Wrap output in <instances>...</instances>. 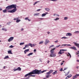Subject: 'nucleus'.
<instances>
[{"instance_id":"nucleus-1","label":"nucleus","mask_w":79,"mask_h":79,"mask_svg":"<svg viewBox=\"0 0 79 79\" xmlns=\"http://www.w3.org/2000/svg\"><path fill=\"white\" fill-rule=\"evenodd\" d=\"M16 4H12L10 5V8H14L12 10H10V13H13L17 11L16 8Z\"/></svg>"},{"instance_id":"nucleus-2","label":"nucleus","mask_w":79,"mask_h":79,"mask_svg":"<svg viewBox=\"0 0 79 79\" xmlns=\"http://www.w3.org/2000/svg\"><path fill=\"white\" fill-rule=\"evenodd\" d=\"M41 72V70H39L37 69H35L31 72L32 74H40Z\"/></svg>"},{"instance_id":"nucleus-3","label":"nucleus","mask_w":79,"mask_h":79,"mask_svg":"<svg viewBox=\"0 0 79 79\" xmlns=\"http://www.w3.org/2000/svg\"><path fill=\"white\" fill-rule=\"evenodd\" d=\"M29 46H30L31 47H32V45L31 43H29L28 44L26 45L25 46V47L23 48V50H25L26 48H27L29 47Z\"/></svg>"},{"instance_id":"nucleus-4","label":"nucleus","mask_w":79,"mask_h":79,"mask_svg":"<svg viewBox=\"0 0 79 79\" xmlns=\"http://www.w3.org/2000/svg\"><path fill=\"white\" fill-rule=\"evenodd\" d=\"M6 8V9L7 10V11L8 12V13H10V5L7 6Z\"/></svg>"},{"instance_id":"nucleus-5","label":"nucleus","mask_w":79,"mask_h":79,"mask_svg":"<svg viewBox=\"0 0 79 79\" xmlns=\"http://www.w3.org/2000/svg\"><path fill=\"white\" fill-rule=\"evenodd\" d=\"M63 51H66V50L61 49L60 50V52H58L59 55H61L62 54V52Z\"/></svg>"},{"instance_id":"nucleus-6","label":"nucleus","mask_w":79,"mask_h":79,"mask_svg":"<svg viewBox=\"0 0 79 79\" xmlns=\"http://www.w3.org/2000/svg\"><path fill=\"white\" fill-rule=\"evenodd\" d=\"M50 57H55L56 56V54L53 53H51L50 55Z\"/></svg>"},{"instance_id":"nucleus-7","label":"nucleus","mask_w":79,"mask_h":79,"mask_svg":"<svg viewBox=\"0 0 79 79\" xmlns=\"http://www.w3.org/2000/svg\"><path fill=\"white\" fill-rule=\"evenodd\" d=\"M70 49H72L73 50H77V49L75 46H73V47H71L69 48Z\"/></svg>"},{"instance_id":"nucleus-8","label":"nucleus","mask_w":79,"mask_h":79,"mask_svg":"<svg viewBox=\"0 0 79 79\" xmlns=\"http://www.w3.org/2000/svg\"><path fill=\"white\" fill-rule=\"evenodd\" d=\"M50 42V41L47 39H46L45 40V42L44 44L45 45H46V44H48Z\"/></svg>"},{"instance_id":"nucleus-9","label":"nucleus","mask_w":79,"mask_h":79,"mask_svg":"<svg viewBox=\"0 0 79 79\" xmlns=\"http://www.w3.org/2000/svg\"><path fill=\"white\" fill-rule=\"evenodd\" d=\"M48 14V12H45V13L41 15L42 17H44L45 16L47 15Z\"/></svg>"},{"instance_id":"nucleus-10","label":"nucleus","mask_w":79,"mask_h":79,"mask_svg":"<svg viewBox=\"0 0 79 79\" xmlns=\"http://www.w3.org/2000/svg\"><path fill=\"white\" fill-rule=\"evenodd\" d=\"M55 49H56V48H53L51 49V53H53V52H54V50H55Z\"/></svg>"},{"instance_id":"nucleus-11","label":"nucleus","mask_w":79,"mask_h":79,"mask_svg":"<svg viewBox=\"0 0 79 79\" xmlns=\"http://www.w3.org/2000/svg\"><path fill=\"white\" fill-rule=\"evenodd\" d=\"M66 36H69V37H70V36H72V34L70 33H68L66 34Z\"/></svg>"},{"instance_id":"nucleus-12","label":"nucleus","mask_w":79,"mask_h":79,"mask_svg":"<svg viewBox=\"0 0 79 79\" xmlns=\"http://www.w3.org/2000/svg\"><path fill=\"white\" fill-rule=\"evenodd\" d=\"M32 74V73H31V72L25 75V77H27V76H29V75H31Z\"/></svg>"},{"instance_id":"nucleus-13","label":"nucleus","mask_w":79,"mask_h":79,"mask_svg":"<svg viewBox=\"0 0 79 79\" xmlns=\"http://www.w3.org/2000/svg\"><path fill=\"white\" fill-rule=\"evenodd\" d=\"M53 16H54L55 17H59L60 15H57L56 14H53Z\"/></svg>"},{"instance_id":"nucleus-14","label":"nucleus","mask_w":79,"mask_h":79,"mask_svg":"<svg viewBox=\"0 0 79 79\" xmlns=\"http://www.w3.org/2000/svg\"><path fill=\"white\" fill-rule=\"evenodd\" d=\"M71 76H72V75H69V76H67V77L66 78H65V79H68L69 78V77H71Z\"/></svg>"},{"instance_id":"nucleus-15","label":"nucleus","mask_w":79,"mask_h":79,"mask_svg":"<svg viewBox=\"0 0 79 79\" xmlns=\"http://www.w3.org/2000/svg\"><path fill=\"white\" fill-rule=\"evenodd\" d=\"M29 49H27L25 50L24 51V53L25 54H26V52H29Z\"/></svg>"},{"instance_id":"nucleus-16","label":"nucleus","mask_w":79,"mask_h":79,"mask_svg":"<svg viewBox=\"0 0 79 79\" xmlns=\"http://www.w3.org/2000/svg\"><path fill=\"white\" fill-rule=\"evenodd\" d=\"M60 19V18L58 17H56V19H54V21H58V20H59Z\"/></svg>"},{"instance_id":"nucleus-17","label":"nucleus","mask_w":79,"mask_h":79,"mask_svg":"<svg viewBox=\"0 0 79 79\" xmlns=\"http://www.w3.org/2000/svg\"><path fill=\"white\" fill-rule=\"evenodd\" d=\"M57 74V71L56 70L54 72L52 73V74L53 75H55V74Z\"/></svg>"},{"instance_id":"nucleus-18","label":"nucleus","mask_w":79,"mask_h":79,"mask_svg":"<svg viewBox=\"0 0 79 79\" xmlns=\"http://www.w3.org/2000/svg\"><path fill=\"white\" fill-rule=\"evenodd\" d=\"M17 69V71H19L21 70V68H20V67H18Z\"/></svg>"},{"instance_id":"nucleus-19","label":"nucleus","mask_w":79,"mask_h":79,"mask_svg":"<svg viewBox=\"0 0 79 79\" xmlns=\"http://www.w3.org/2000/svg\"><path fill=\"white\" fill-rule=\"evenodd\" d=\"M71 46V45L70 44H62V46Z\"/></svg>"},{"instance_id":"nucleus-20","label":"nucleus","mask_w":79,"mask_h":79,"mask_svg":"<svg viewBox=\"0 0 79 79\" xmlns=\"http://www.w3.org/2000/svg\"><path fill=\"white\" fill-rule=\"evenodd\" d=\"M3 13H7V10L6 9H5L4 10H3Z\"/></svg>"},{"instance_id":"nucleus-21","label":"nucleus","mask_w":79,"mask_h":79,"mask_svg":"<svg viewBox=\"0 0 79 79\" xmlns=\"http://www.w3.org/2000/svg\"><path fill=\"white\" fill-rule=\"evenodd\" d=\"M45 10H46V11H49L50 10V9L48 8H45Z\"/></svg>"},{"instance_id":"nucleus-22","label":"nucleus","mask_w":79,"mask_h":79,"mask_svg":"<svg viewBox=\"0 0 79 79\" xmlns=\"http://www.w3.org/2000/svg\"><path fill=\"white\" fill-rule=\"evenodd\" d=\"M14 39V37H10V41H12Z\"/></svg>"},{"instance_id":"nucleus-23","label":"nucleus","mask_w":79,"mask_h":79,"mask_svg":"<svg viewBox=\"0 0 79 79\" xmlns=\"http://www.w3.org/2000/svg\"><path fill=\"white\" fill-rule=\"evenodd\" d=\"M68 54H67V55L68 56H70V58H71V54L69 52L68 53Z\"/></svg>"},{"instance_id":"nucleus-24","label":"nucleus","mask_w":79,"mask_h":79,"mask_svg":"<svg viewBox=\"0 0 79 79\" xmlns=\"http://www.w3.org/2000/svg\"><path fill=\"white\" fill-rule=\"evenodd\" d=\"M43 43H44V41H42L39 42V45H40L41 44H43Z\"/></svg>"},{"instance_id":"nucleus-25","label":"nucleus","mask_w":79,"mask_h":79,"mask_svg":"<svg viewBox=\"0 0 79 79\" xmlns=\"http://www.w3.org/2000/svg\"><path fill=\"white\" fill-rule=\"evenodd\" d=\"M46 71H47V70H44L43 71H41V70L40 74H41L42 73H44V72H45Z\"/></svg>"},{"instance_id":"nucleus-26","label":"nucleus","mask_w":79,"mask_h":79,"mask_svg":"<svg viewBox=\"0 0 79 79\" xmlns=\"http://www.w3.org/2000/svg\"><path fill=\"white\" fill-rule=\"evenodd\" d=\"M33 54V53L32 52H31L27 55V56H30V55H32Z\"/></svg>"},{"instance_id":"nucleus-27","label":"nucleus","mask_w":79,"mask_h":79,"mask_svg":"<svg viewBox=\"0 0 79 79\" xmlns=\"http://www.w3.org/2000/svg\"><path fill=\"white\" fill-rule=\"evenodd\" d=\"M40 14L39 13H37V14H34V16H39V15Z\"/></svg>"},{"instance_id":"nucleus-28","label":"nucleus","mask_w":79,"mask_h":79,"mask_svg":"<svg viewBox=\"0 0 79 79\" xmlns=\"http://www.w3.org/2000/svg\"><path fill=\"white\" fill-rule=\"evenodd\" d=\"M19 18H19V17H17V18H15L14 19V20H17V19H19Z\"/></svg>"},{"instance_id":"nucleus-29","label":"nucleus","mask_w":79,"mask_h":79,"mask_svg":"<svg viewBox=\"0 0 79 79\" xmlns=\"http://www.w3.org/2000/svg\"><path fill=\"white\" fill-rule=\"evenodd\" d=\"M79 31H75L74 32L75 34H78V33H79Z\"/></svg>"},{"instance_id":"nucleus-30","label":"nucleus","mask_w":79,"mask_h":79,"mask_svg":"<svg viewBox=\"0 0 79 79\" xmlns=\"http://www.w3.org/2000/svg\"><path fill=\"white\" fill-rule=\"evenodd\" d=\"M20 21H21V20L18 19H17L16 21V23H19V22H20Z\"/></svg>"},{"instance_id":"nucleus-31","label":"nucleus","mask_w":79,"mask_h":79,"mask_svg":"<svg viewBox=\"0 0 79 79\" xmlns=\"http://www.w3.org/2000/svg\"><path fill=\"white\" fill-rule=\"evenodd\" d=\"M68 19V17H65L64 18V20H67V19Z\"/></svg>"},{"instance_id":"nucleus-32","label":"nucleus","mask_w":79,"mask_h":79,"mask_svg":"<svg viewBox=\"0 0 79 79\" xmlns=\"http://www.w3.org/2000/svg\"><path fill=\"white\" fill-rule=\"evenodd\" d=\"M7 58H9V57L8 56H6L4 58V59H7Z\"/></svg>"},{"instance_id":"nucleus-33","label":"nucleus","mask_w":79,"mask_h":79,"mask_svg":"<svg viewBox=\"0 0 79 79\" xmlns=\"http://www.w3.org/2000/svg\"><path fill=\"white\" fill-rule=\"evenodd\" d=\"M39 1H37L36 2H35V3L33 4V5H35L36 4H37V3H39Z\"/></svg>"},{"instance_id":"nucleus-34","label":"nucleus","mask_w":79,"mask_h":79,"mask_svg":"<svg viewBox=\"0 0 79 79\" xmlns=\"http://www.w3.org/2000/svg\"><path fill=\"white\" fill-rule=\"evenodd\" d=\"M2 31H7V30H6L5 28H2Z\"/></svg>"},{"instance_id":"nucleus-35","label":"nucleus","mask_w":79,"mask_h":79,"mask_svg":"<svg viewBox=\"0 0 79 79\" xmlns=\"http://www.w3.org/2000/svg\"><path fill=\"white\" fill-rule=\"evenodd\" d=\"M24 42L20 43V45H24Z\"/></svg>"},{"instance_id":"nucleus-36","label":"nucleus","mask_w":79,"mask_h":79,"mask_svg":"<svg viewBox=\"0 0 79 79\" xmlns=\"http://www.w3.org/2000/svg\"><path fill=\"white\" fill-rule=\"evenodd\" d=\"M46 78H49V76H50V75H46Z\"/></svg>"},{"instance_id":"nucleus-37","label":"nucleus","mask_w":79,"mask_h":79,"mask_svg":"<svg viewBox=\"0 0 79 79\" xmlns=\"http://www.w3.org/2000/svg\"><path fill=\"white\" fill-rule=\"evenodd\" d=\"M76 78H77V77H76V75H75V76H74L73 77V79H76Z\"/></svg>"},{"instance_id":"nucleus-38","label":"nucleus","mask_w":79,"mask_h":79,"mask_svg":"<svg viewBox=\"0 0 79 79\" xmlns=\"http://www.w3.org/2000/svg\"><path fill=\"white\" fill-rule=\"evenodd\" d=\"M61 39H67V37H63L61 38Z\"/></svg>"},{"instance_id":"nucleus-39","label":"nucleus","mask_w":79,"mask_h":79,"mask_svg":"<svg viewBox=\"0 0 79 79\" xmlns=\"http://www.w3.org/2000/svg\"><path fill=\"white\" fill-rule=\"evenodd\" d=\"M53 70H50L49 72L51 74V73H52L53 72Z\"/></svg>"},{"instance_id":"nucleus-40","label":"nucleus","mask_w":79,"mask_h":79,"mask_svg":"<svg viewBox=\"0 0 79 79\" xmlns=\"http://www.w3.org/2000/svg\"><path fill=\"white\" fill-rule=\"evenodd\" d=\"M50 1H52V2H57L58 0H50Z\"/></svg>"},{"instance_id":"nucleus-41","label":"nucleus","mask_w":79,"mask_h":79,"mask_svg":"<svg viewBox=\"0 0 79 79\" xmlns=\"http://www.w3.org/2000/svg\"><path fill=\"white\" fill-rule=\"evenodd\" d=\"M29 17H27L25 19V20H28Z\"/></svg>"},{"instance_id":"nucleus-42","label":"nucleus","mask_w":79,"mask_h":79,"mask_svg":"<svg viewBox=\"0 0 79 79\" xmlns=\"http://www.w3.org/2000/svg\"><path fill=\"white\" fill-rule=\"evenodd\" d=\"M33 47H35V46H36V45H37V44H33L32 45Z\"/></svg>"},{"instance_id":"nucleus-43","label":"nucleus","mask_w":79,"mask_h":79,"mask_svg":"<svg viewBox=\"0 0 79 79\" xmlns=\"http://www.w3.org/2000/svg\"><path fill=\"white\" fill-rule=\"evenodd\" d=\"M52 47H54V45H52L51 46H50V47H49V48H52Z\"/></svg>"},{"instance_id":"nucleus-44","label":"nucleus","mask_w":79,"mask_h":79,"mask_svg":"<svg viewBox=\"0 0 79 79\" xmlns=\"http://www.w3.org/2000/svg\"><path fill=\"white\" fill-rule=\"evenodd\" d=\"M68 69V68L67 67L64 68V70H63V71H64V70H66V69Z\"/></svg>"},{"instance_id":"nucleus-45","label":"nucleus","mask_w":79,"mask_h":79,"mask_svg":"<svg viewBox=\"0 0 79 79\" xmlns=\"http://www.w3.org/2000/svg\"><path fill=\"white\" fill-rule=\"evenodd\" d=\"M59 71H63V68H62L60 69L59 70Z\"/></svg>"},{"instance_id":"nucleus-46","label":"nucleus","mask_w":79,"mask_h":79,"mask_svg":"<svg viewBox=\"0 0 79 79\" xmlns=\"http://www.w3.org/2000/svg\"><path fill=\"white\" fill-rule=\"evenodd\" d=\"M35 75H30V76H29V77H35Z\"/></svg>"},{"instance_id":"nucleus-47","label":"nucleus","mask_w":79,"mask_h":79,"mask_svg":"<svg viewBox=\"0 0 79 79\" xmlns=\"http://www.w3.org/2000/svg\"><path fill=\"white\" fill-rule=\"evenodd\" d=\"M75 76H76L77 77L79 76V74H76Z\"/></svg>"},{"instance_id":"nucleus-48","label":"nucleus","mask_w":79,"mask_h":79,"mask_svg":"<svg viewBox=\"0 0 79 79\" xmlns=\"http://www.w3.org/2000/svg\"><path fill=\"white\" fill-rule=\"evenodd\" d=\"M50 73H49V72H48L46 73V74L48 75H50Z\"/></svg>"},{"instance_id":"nucleus-49","label":"nucleus","mask_w":79,"mask_h":79,"mask_svg":"<svg viewBox=\"0 0 79 79\" xmlns=\"http://www.w3.org/2000/svg\"><path fill=\"white\" fill-rule=\"evenodd\" d=\"M13 70L14 71H17V69H13Z\"/></svg>"},{"instance_id":"nucleus-50","label":"nucleus","mask_w":79,"mask_h":79,"mask_svg":"<svg viewBox=\"0 0 79 79\" xmlns=\"http://www.w3.org/2000/svg\"><path fill=\"white\" fill-rule=\"evenodd\" d=\"M13 47H14V46L12 45L10 46V48H13Z\"/></svg>"},{"instance_id":"nucleus-51","label":"nucleus","mask_w":79,"mask_h":79,"mask_svg":"<svg viewBox=\"0 0 79 79\" xmlns=\"http://www.w3.org/2000/svg\"><path fill=\"white\" fill-rule=\"evenodd\" d=\"M63 62H64V61H63V62H62V63L61 64V65H63Z\"/></svg>"},{"instance_id":"nucleus-52","label":"nucleus","mask_w":79,"mask_h":79,"mask_svg":"<svg viewBox=\"0 0 79 79\" xmlns=\"http://www.w3.org/2000/svg\"><path fill=\"white\" fill-rule=\"evenodd\" d=\"M60 45H58V46H57L56 47V48H58V47H60Z\"/></svg>"},{"instance_id":"nucleus-53","label":"nucleus","mask_w":79,"mask_h":79,"mask_svg":"<svg viewBox=\"0 0 79 79\" xmlns=\"http://www.w3.org/2000/svg\"><path fill=\"white\" fill-rule=\"evenodd\" d=\"M40 11V9H39L37 10V11Z\"/></svg>"},{"instance_id":"nucleus-54","label":"nucleus","mask_w":79,"mask_h":79,"mask_svg":"<svg viewBox=\"0 0 79 79\" xmlns=\"http://www.w3.org/2000/svg\"><path fill=\"white\" fill-rule=\"evenodd\" d=\"M12 51L11 50H10V54H13V53L11 52Z\"/></svg>"},{"instance_id":"nucleus-55","label":"nucleus","mask_w":79,"mask_h":79,"mask_svg":"<svg viewBox=\"0 0 79 79\" xmlns=\"http://www.w3.org/2000/svg\"><path fill=\"white\" fill-rule=\"evenodd\" d=\"M47 34H50V32H49V31H48V32H47Z\"/></svg>"},{"instance_id":"nucleus-56","label":"nucleus","mask_w":79,"mask_h":79,"mask_svg":"<svg viewBox=\"0 0 79 79\" xmlns=\"http://www.w3.org/2000/svg\"><path fill=\"white\" fill-rule=\"evenodd\" d=\"M55 43H58V41L57 40H56V41H55Z\"/></svg>"},{"instance_id":"nucleus-57","label":"nucleus","mask_w":79,"mask_h":79,"mask_svg":"<svg viewBox=\"0 0 79 79\" xmlns=\"http://www.w3.org/2000/svg\"><path fill=\"white\" fill-rule=\"evenodd\" d=\"M2 8L0 7V11H2Z\"/></svg>"},{"instance_id":"nucleus-58","label":"nucleus","mask_w":79,"mask_h":79,"mask_svg":"<svg viewBox=\"0 0 79 79\" xmlns=\"http://www.w3.org/2000/svg\"><path fill=\"white\" fill-rule=\"evenodd\" d=\"M8 42H10V38L8 40Z\"/></svg>"},{"instance_id":"nucleus-59","label":"nucleus","mask_w":79,"mask_h":79,"mask_svg":"<svg viewBox=\"0 0 79 79\" xmlns=\"http://www.w3.org/2000/svg\"><path fill=\"white\" fill-rule=\"evenodd\" d=\"M34 52H36V49H35L34 50Z\"/></svg>"},{"instance_id":"nucleus-60","label":"nucleus","mask_w":79,"mask_h":79,"mask_svg":"<svg viewBox=\"0 0 79 79\" xmlns=\"http://www.w3.org/2000/svg\"><path fill=\"white\" fill-rule=\"evenodd\" d=\"M8 53H10V50L8 51Z\"/></svg>"},{"instance_id":"nucleus-61","label":"nucleus","mask_w":79,"mask_h":79,"mask_svg":"<svg viewBox=\"0 0 79 79\" xmlns=\"http://www.w3.org/2000/svg\"><path fill=\"white\" fill-rule=\"evenodd\" d=\"M26 79H29V76H28V77H27V78H26Z\"/></svg>"},{"instance_id":"nucleus-62","label":"nucleus","mask_w":79,"mask_h":79,"mask_svg":"<svg viewBox=\"0 0 79 79\" xmlns=\"http://www.w3.org/2000/svg\"><path fill=\"white\" fill-rule=\"evenodd\" d=\"M69 73V71L68 73H67V74L68 75Z\"/></svg>"},{"instance_id":"nucleus-63","label":"nucleus","mask_w":79,"mask_h":79,"mask_svg":"<svg viewBox=\"0 0 79 79\" xmlns=\"http://www.w3.org/2000/svg\"><path fill=\"white\" fill-rule=\"evenodd\" d=\"M23 28H22L21 29V30L22 31H23Z\"/></svg>"},{"instance_id":"nucleus-64","label":"nucleus","mask_w":79,"mask_h":79,"mask_svg":"<svg viewBox=\"0 0 79 79\" xmlns=\"http://www.w3.org/2000/svg\"><path fill=\"white\" fill-rule=\"evenodd\" d=\"M77 62H79V60H77Z\"/></svg>"}]
</instances>
